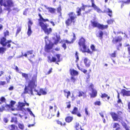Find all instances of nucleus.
I'll return each mask as SVG.
<instances>
[{"label": "nucleus", "instance_id": "cd10ccee", "mask_svg": "<svg viewBox=\"0 0 130 130\" xmlns=\"http://www.w3.org/2000/svg\"><path fill=\"white\" fill-rule=\"evenodd\" d=\"M9 130H15L16 128L18 129L17 127L13 124L10 125L8 127Z\"/></svg>", "mask_w": 130, "mask_h": 130}, {"label": "nucleus", "instance_id": "5fc2aeb1", "mask_svg": "<svg viewBox=\"0 0 130 130\" xmlns=\"http://www.w3.org/2000/svg\"><path fill=\"white\" fill-rule=\"evenodd\" d=\"M99 37L101 39H102V36L103 34V32L102 31H100L99 33Z\"/></svg>", "mask_w": 130, "mask_h": 130}, {"label": "nucleus", "instance_id": "37998d69", "mask_svg": "<svg viewBox=\"0 0 130 130\" xmlns=\"http://www.w3.org/2000/svg\"><path fill=\"white\" fill-rule=\"evenodd\" d=\"M108 11H107V12L108 13V15L110 17H111L112 16V11L110 9L108 8L107 9Z\"/></svg>", "mask_w": 130, "mask_h": 130}, {"label": "nucleus", "instance_id": "412c9836", "mask_svg": "<svg viewBox=\"0 0 130 130\" xmlns=\"http://www.w3.org/2000/svg\"><path fill=\"white\" fill-rule=\"evenodd\" d=\"M85 39L83 37H81L79 40L78 44L79 45L81 46L82 45L85 44Z\"/></svg>", "mask_w": 130, "mask_h": 130}, {"label": "nucleus", "instance_id": "473e14b6", "mask_svg": "<svg viewBox=\"0 0 130 130\" xmlns=\"http://www.w3.org/2000/svg\"><path fill=\"white\" fill-rule=\"evenodd\" d=\"M75 127L76 129V130H79L81 129V126L78 123L76 122L75 124Z\"/></svg>", "mask_w": 130, "mask_h": 130}, {"label": "nucleus", "instance_id": "ea45409f", "mask_svg": "<svg viewBox=\"0 0 130 130\" xmlns=\"http://www.w3.org/2000/svg\"><path fill=\"white\" fill-rule=\"evenodd\" d=\"M43 116L45 117V118L51 119L53 116L52 114H43Z\"/></svg>", "mask_w": 130, "mask_h": 130}, {"label": "nucleus", "instance_id": "e433bc0d", "mask_svg": "<svg viewBox=\"0 0 130 130\" xmlns=\"http://www.w3.org/2000/svg\"><path fill=\"white\" fill-rule=\"evenodd\" d=\"M101 97L102 98L107 97L108 100L110 98V97L109 96H108L107 94H106L105 93H104L103 94H102V95L101 96Z\"/></svg>", "mask_w": 130, "mask_h": 130}, {"label": "nucleus", "instance_id": "de8ad7c7", "mask_svg": "<svg viewBox=\"0 0 130 130\" xmlns=\"http://www.w3.org/2000/svg\"><path fill=\"white\" fill-rule=\"evenodd\" d=\"M80 50L82 51V52L83 53L87 52L88 53L90 54H91L92 53V52L89 49H88L87 50V49L86 50H82V49L81 48L80 49Z\"/></svg>", "mask_w": 130, "mask_h": 130}, {"label": "nucleus", "instance_id": "aec40b11", "mask_svg": "<svg viewBox=\"0 0 130 130\" xmlns=\"http://www.w3.org/2000/svg\"><path fill=\"white\" fill-rule=\"evenodd\" d=\"M69 71L70 74L72 75L76 76L78 75V72L73 69H70Z\"/></svg>", "mask_w": 130, "mask_h": 130}, {"label": "nucleus", "instance_id": "0eeeda50", "mask_svg": "<svg viewBox=\"0 0 130 130\" xmlns=\"http://www.w3.org/2000/svg\"><path fill=\"white\" fill-rule=\"evenodd\" d=\"M92 26L94 27H97L99 29L103 30L107 29L108 27L107 25H104L99 23L97 21H91Z\"/></svg>", "mask_w": 130, "mask_h": 130}, {"label": "nucleus", "instance_id": "4be33fe9", "mask_svg": "<svg viewBox=\"0 0 130 130\" xmlns=\"http://www.w3.org/2000/svg\"><path fill=\"white\" fill-rule=\"evenodd\" d=\"M97 92L95 89H93L92 90L91 93L90 94L91 98H94L96 96Z\"/></svg>", "mask_w": 130, "mask_h": 130}, {"label": "nucleus", "instance_id": "c03bdc74", "mask_svg": "<svg viewBox=\"0 0 130 130\" xmlns=\"http://www.w3.org/2000/svg\"><path fill=\"white\" fill-rule=\"evenodd\" d=\"M112 127L113 128H118L120 127V126L119 124L117 123H113V124Z\"/></svg>", "mask_w": 130, "mask_h": 130}, {"label": "nucleus", "instance_id": "4468645a", "mask_svg": "<svg viewBox=\"0 0 130 130\" xmlns=\"http://www.w3.org/2000/svg\"><path fill=\"white\" fill-rule=\"evenodd\" d=\"M0 101L1 102H0V104H1L2 103L5 102L6 101V99L4 97L2 96L0 98ZM5 110H6L5 106H2L0 108V112H2Z\"/></svg>", "mask_w": 130, "mask_h": 130}, {"label": "nucleus", "instance_id": "69168bd1", "mask_svg": "<svg viewBox=\"0 0 130 130\" xmlns=\"http://www.w3.org/2000/svg\"><path fill=\"white\" fill-rule=\"evenodd\" d=\"M94 87V85L93 84H92V83H91L90 85L89 86V88H91L92 90L93 89H94L93 88Z\"/></svg>", "mask_w": 130, "mask_h": 130}, {"label": "nucleus", "instance_id": "a878e982", "mask_svg": "<svg viewBox=\"0 0 130 130\" xmlns=\"http://www.w3.org/2000/svg\"><path fill=\"white\" fill-rule=\"evenodd\" d=\"M71 113L72 114H80V113L79 112L78 108L76 107H74V108Z\"/></svg>", "mask_w": 130, "mask_h": 130}, {"label": "nucleus", "instance_id": "338daca9", "mask_svg": "<svg viewBox=\"0 0 130 130\" xmlns=\"http://www.w3.org/2000/svg\"><path fill=\"white\" fill-rule=\"evenodd\" d=\"M82 46L83 47V48L84 50H87V47L85 44L82 45Z\"/></svg>", "mask_w": 130, "mask_h": 130}, {"label": "nucleus", "instance_id": "79ce46f5", "mask_svg": "<svg viewBox=\"0 0 130 130\" xmlns=\"http://www.w3.org/2000/svg\"><path fill=\"white\" fill-rule=\"evenodd\" d=\"M15 116H16V115L17 114H14ZM17 122V119L16 117L15 116L12 117V119L11 121V122H14V123H16Z\"/></svg>", "mask_w": 130, "mask_h": 130}, {"label": "nucleus", "instance_id": "6ab92c4d", "mask_svg": "<svg viewBox=\"0 0 130 130\" xmlns=\"http://www.w3.org/2000/svg\"><path fill=\"white\" fill-rule=\"evenodd\" d=\"M34 91L37 92V94L39 95H40L41 94L44 95L46 94V92L42 89H40L39 92H38V91L36 89L34 90Z\"/></svg>", "mask_w": 130, "mask_h": 130}, {"label": "nucleus", "instance_id": "5701e85b", "mask_svg": "<svg viewBox=\"0 0 130 130\" xmlns=\"http://www.w3.org/2000/svg\"><path fill=\"white\" fill-rule=\"evenodd\" d=\"M48 61L49 62L51 63L52 62H55L56 61V58L54 57H52V59L50 56L47 57Z\"/></svg>", "mask_w": 130, "mask_h": 130}, {"label": "nucleus", "instance_id": "e2e57ef3", "mask_svg": "<svg viewBox=\"0 0 130 130\" xmlns=\"http://www.w3.org/2000/svg\"><path fill=\"white\" fill-rule=\"evenodd\" d=\"M6 84V82L5 81H0V86H4Z\"/></svg>", "mask_w": 130, "mask_h": 130}, {"label": "nucleus", "instance_id": "39448f33", "mask_svg": "<svg viewBox=\"0 0 130 130\" xmlns=\"http://www.w3.org/2000/svg\"><path fill=\"white\" fill-rule=\"evenodd\" d=\"M37 85V76L34 75L32 79L28 82V87L32 89L36 88Z\"/></svg>", "mask_w": 130, "mask_h": 130}, {"label": "nucleus", "instance_id": "72a5a7b5", "mask_svg": "<svg viewBox=\"0 0 130 130\" xmlns=\"http://www.w3.org/2000/svg\"><path fill=\"white\" fill-rule=\"evenodd\" d=\"M21 74L22 77H24L26 80H27L28 79V74L22 73Z\"/></svg>", "mask_w": 130, "mask_h": 130}, {"label": "nucleus", "instance_id": "9d476101", "mask_svg": "<svg viewBox=\"0 0 130 130\" xmlns=\"http://www.w3.org/2000/svg\"><path fill=\"white\" fill-rule=\"evenodd\" d=\"M91 2L92 4L91 7L94 8L95 10H96L99 13L103 12L95 4L94 0H91Z\"/></svg>", "mask_w": 130, "mask_h": 130}, {"label": "nucleus", "instance_id": "c85d7f7f", "mask_svg": "<svg viewBox=\"0 0 130 130\" xmlns=\"http://www.w3.org/2000/svg\"><path fill=\"white\" fill-rule=\"evenodd\" d=\"M6 50V47H0V54H3Z\"/></svg>", "mask_w": 130, "mask_h": 130}, {"label": "nucleus", "instance_id": "423d86ee", "mask_svg": "<svg viewBox=\"0 0 130 130\" xmlns=\"http://www.w3.org/2000/svg\"><path fill=\"white\" fill-rule=\"evenodd\" d=\"M11 42L14 43L13 42H12L11 40H7L6 39L5 37H2L0 39V43L3 46H6L8 48H10L11 46L10 43Z\"/></svg>", "mask_w": 130, "mask_h": 130}, {"label": "nucleus", "instance_id": "58836bf2", "mask_svg": "<svg viewBox=\"0 0 130 130\" xmlns=\"http://www.w3.org/2000/svg\"><path fill=\"white\" fill-rule=\"evenodd\" d=\"M86 81L87 82H89L90 80V75L89 72L86 74Z\"/></svg>", "mask_w": 130, "mask_h": 130}, {"label": "nucleus", "instance_id": "603ef678", "mask_svg": "<svg viewBox=\"0 0 130 130\" xmlns=\"http://www.w3.org/2000/svg\"><path fill=\"white\" fill-rule=\"evenodd\" d=\"M75 56L76 59V60L75 61L76 62H77L78 61L79 59L78 56V53L77 52H75Z\"/></svg>", "mask_w": 130, "mask_h": 130}, {"label": "nucleus", "instance_id": "774afa93", "mask_svg": "<svg viewBox=\"0 0 130 130\" xmlns=\"http://www.w3.org/2000/svg\"><path fill=\"white\" fill-rule=\"evenodd\" d=\"M45 41L46 43L48 41V36H46L45 38Z\"/></svg>", "mask_w": 130, "mask_h": 130}, {"label": "nucleus", "instance_id": "3c124183", "mask_svg": "<svg viewBox=\"0 0 130 130\" xmlns=\"http://www.w3.org/2000/svg\"><path fill=\"white\" fill-rule=\"evenodd\" d=\"M57 124H60L61 126H64L66 125V123L65 122L62 123L61 122L57 120Z\"/></svg>", "mask_w": 130, "mask_h": 130}, {"label": "nucleus", "instance_id": "2f4dec72", "mask_svg": "<svg viewBox=\"0 0 130 130\" xmlns=\"http://www.w3.org/2000/svg\"><path fill=\"white\" fill-rule=\"evenodd\" d=\"M73 119V118L71 117H68L66 118V121L67 122L69 123L71 122Z\"/></svg>", "mask_w": 130, "mask_h": 130}, {"label": "nucleus", "instance_id": "864d4df0", "mask_svg": "<svg viewBox=\"0 0 130 130\" xmlns=\"http://www.w3.org/2000/svg\"><path fill=\"white\" fill-rule=\"evenodd\" d=\"M71 102L69 101L68 102L66 103L67 104V108H70L71 107V105L70 104Z\"/></svg>", "mask_w": 130, "mask_h": 130}, {"label": "nucleus", "instance_id": "b1692460", "mask_svg": "<svg viewBox=\"0 0 130 130\" xmlns=\"http://www.w3.org/2000/svg\"><path fill=\"white\" fill-rule=\"evenodd\" d=\"M18 127L21 130L18 129V130H27V129H24V126L23 124L21 123H19L18 124Z\"/></svg>", "mask_w": 130, "mask_h": 130}, {"label": "nucleus", "instance_id": "f3484780", "mask_svg": "<svg viewBox=\"0 0 130 130\" xmlns=\"http://www.w3.org/2000/svg\"><path fill=\"white\" fill-rule=\"evenodd\" d=\"M121 93L122 94L123 96H130V91H126L125 89H122L121 91Z\"/></svg>", "mask_w": 130, "mask_h": 130}, {"label": "nucleus", "instance_id": "a18cd8bd", "mask_svg": "<svg viewBox=\"0 0 130 130\" xmlns=\"http://www.w3.org/2000/svg\"><path fill=\"white\" fill-rule=\"evenodd\" d=\"M60 37L57 36L56 39L55 40L54 44H57L60 41Z\"/></svg>", "mask_w": 130, "mask_h": 130}, {"label": "nucleus", "instance_id": "1a4fd4ad", "mask_svg": "<svg viewBox=\"0 0 130 130\" xmlns=\"http://www.w3.org/2000/svg\"><path fill=\"white\" fill-rule=\"evenodd\" d=\"M28 29L27 34L28 36H29L32 33L31 26L32 25L33 23L32 21L30 19L28 18Z\"/></svg>", "mask_w": 130, "mask_h": 130}, {"label": "nucleus", "instance_id": "0e129e2a", "mask_svg": "<svg viewBox=\"0 0 130 130\" xmlns=\"http://www.w3.org/2000/svg\"><path fill=\"white\" fill-rule=\"evenodd\" d=\"M61 8L60 6L58 7L57 9V10L58 12L61 13Z\"/></svg>", "mask_w": 130, "mask_h": 130}, {"label": "nucleus", "instance_id": "13d9d810", "mask_svg": "<svg viewBox=\"0 0 130 130\" xmlns=\"http://www.w3.org/2000/svg\"><path fill=\"white\" fill-rule=\"evenodd\" d=\"M71 82L74 83L76 80V79L73 76H72L71 78Z\"/></svg>", "mask_w": 130, "mask_h": 130}, {"label": "nucleus", "instance_id": "4d7b16f0", "mask_svg": "<svg viewBox=\"0 0 130 130\" xmlns=\"http://www.w3.org/2000/svg\"><path fill=\"white\" fill-rule=\"evenodd\" d=\"M90 48L93 51H95L96 50L95 48V47L92 44L90 46Z\"/></svg>", "mask_w": 130, "mask_h": 130}, {"label": "nucleus", "instance_id": "f8f14e48", "mask_svg": "<svg viewBox=\"0 0 130 130\" xmlns=\"http://www.w3.org/2000/svg\"><path fill=\"white\" fill-rule=\"evenodd\" d=\"M29 87L28 86H25L24 89V91L23 93L24 94H30L31 95H33L32 89L31 88L29 89Z\"/></svg>", "mask_w": 130, "mask_h": 130}, {"label": "nucleus", "instance_id": "6e6d98bb", "mask_svg": "<svg viewBox=\"0 0 130 130\" xmlns=\"http://www.w3.org/2000/svg\"><path fill=\"white\" fill-rule=\"evenodd\" d=\"M114 21V20L112 19H110L107 21V22L108 24H112Z\"/></svg>", "mask_w": 130, "mask_h": 130}, {"label": "nucleus", "instance_id": "49530a36", "mask_svg": "<svg viewBox=\"0 0 130 130\" xmlns=\"http://www.w3.org/2000/svg\"><path fill=\"white\" fill-rule=\"evenodd\" d=\"M94 104L95 106H100L101 105V103L100 101H96L94 102Z\"/></svg>", "mask_w": 130, "mask_h": 130}, {"label": "nucleus", "instance_id": "09e8293b", "mask_svg": "<svg viewBox=\"0 0 130 130\" xmlns=\"http://www.w3.org/2000/svg\"><path fill=\"white\" fill-rule=\"evenodd\" d=\"M21 27H19L18 28L16 32V35H17L21 31Z\"/></svg>", "mask_w": 130, "mask_h": 130}, {"label": "nucleus", "instance_id": "9b49d317", "mask_svg": "<svg viewBox=\"0 0 130 130\" xmlns=\"http://www.w3.org/2000/svg\"><path fill=\"white\" fill-rule=\"evenodd\" d=\"M10 104H6L5 106L6 108V111H8L11 108L13 107V105L15 104L16 102L14 101L11 100L10 101Z\"/></svg>", "mask_w": 130, "mask_h": 130}, {"label": "nucleus", "instance_id": "c756f323", "mask_svg": "<svg viewBox=\"0 0 130 130\" xmlns=\"http://www.w3.org/2000/svg\"><path fill=\"white\" fill-rule=\"evenodd\" d=\"M3 34L4 35V37H5V38H6V37L8 36L9 35V32L8 30H7L6 31H4L3 32Z\"/></svg>", "mask_w": 130, "mask_h": 130}, {"label": "nucleus", "instance_id": "8fccbe9b", "mask_svg": "<svg viewBox=\"0 0 130 130\" xmlns=\"http://www.w3.org/2000/svg\"><path fill=\"white\" fill-rule=\"evenodd\" d=\"M64 42L67 44H71V43H73L74 42L72 40H71V41H69L67 40H64Z\"/></svg>", "mask_w": 130, "mask_h": 130}, {"label": "nucleus", "instance_id": "7c9ffc66", "mask_svg": "<svg viewBox=\"0 0 130 130\" xmlns=\"http://www.w3.org/2000/svg\"><path fill=\"white\" fill-rule=\"evenodd\" d=\"M47 9L48 10V11L52 13H55V9L52 8L48 7Z\"/></svg>", "mask_w": 130, "mask_h": 130}, {"label": "nucleus", "instance_id": "f704fd0d", "mask_svg": "<svg viewBox=\"0 0 130 130\" xmlns=\"http://www.w3.org/2000/svg\"><path fill=\"white\" fill-rule=\"evenodd\" d=\"M77 9L78 10L76 11V12L77 13V15L78 16H80L81 15V8L78 7Z\"/></svg>", "mask_w": 130, "mask_h": 130}, {"label": "nucleus", "instance_id": "393cba45", "mask_svg": "<svg viewBox=\"0 0 130 130\" xmlns=\"http://www.w3.org/2000/svg\"><path fill=\"white\" fill-rule=\"evenodd\" d=\"M79 97H81L83 96L84 98H86V93L82 91H80L78 93Z\"/></svg>", "mask_w": 130, "mask_h": 130}, {"label": "nucleus", "instance_id": "f257e3e1", "mask_svg": "<svg viewBox=\"0 0 130 130\" xmlns=\"http://www.w3.org/2000/svg\"><path fill=\"white\" fill-rule=\"evenodd\" d=\"M39 18L38 19V24L41 27V29L47 35L50 34L52 32V29L51 28H47L48 25L47 24L44 23L46 22H49V21L48 19H44L40 13L38 14Z\"/></svg>", "mask_w": 130, "mask_h": 130}, {"label": "nucleus", "instance_id": "bb28decb", "mask_svg": "<svg viewBox=\"0 0 130 130\" xmlns=\"http://www.w3.org/2000/svg\"><path fill=\"white\" fill-rule=\"evenodd\" d=\"M67 90L65 89L63 90V92L65 96L66 95V94H67L66 95V98L67 99H68L69 96L70 95L71 93L69 91H67Z\"/></svg>", "mask_w": 130, "mask_h": 130}, {"label": "nucleus", "instance_id": "a211bd4d", "mask_svg": "<svg viewBox=\"0 0 130 130\" xmlns=\"http://www.w3.org/2000/svg\"><path fill=\"white\" fill-rule=\"evenodd\" d=\"M84 62L86 67H89L90 66L91 62L90 60L88 59L87 58H84Z\"/></svg>", "mask_w": 130, "mask_h": 130}, {"label": "nucleus", "instance_id": "2eb2a0df", "mask_svg": "<svg viewBox=\"0 0 130 130\" xmlns=\"http://www.w3.org/2000/svg\"><path fill=\"white\" fill-rule=\"evenodd\" d=\"M119 114H111V116L114 121H120L122 120V118Z\"/></svg>", "mask_w": 130, "mask_h": 130}, {"label": "nucleus", "instance_id": "bf43d9fd", "mask_svg": "<svg viewBox=\"0 0 130 130\" xmlns=\"http://www.w3.org/2000/svg\"><path fill=\"white\" fill-rule=\"evenodd\" d=\"M82 8H81V9H82V10L83 11H85V8L87 7V6L86 5H84V4L83 3L82 4Z\"/></svg>", "mask_w": 130, "mask_h": 130}, {"label": "nucleus", "instance_id": "7ed1b4c3", "mask_svg": "<svg viewBox=\"0 0 130 130\" xmlns=\"http://www.w3.org/2000/svg\"><path fill=\"white\" fill-rule=\"evenodd\" d=\"M68 15L69 18H68L65 21V23L66 26H71L72 23L73 24H74L76 21V19L77 17L75 13L73 12H69Z\"/></svg>", "mask_w": 130, "mask_h": 130}, {"label": "nucleus", "instance_id": "20e7f679", "mask_svg": "<svg viewBox=\"0 0 130 130\" xmlns=\"http://www.w3.org/2000/svg\"><path fill=\"white\" fill-rule=\"evenodd\" d=\"M24 103L21 102H18V110L23 112H25L27 111L29 114H33L30 109L28 108H27L26 109L23 107L25 106V105L27 106H29V104L27 103L25 100H24Z\"/></svg>", "mask_w": 130, "mask_h": 130}, {"label": "nucleus", "instance_id": "ddd939ff", "mask_svg": "<svg viewBox=\"0 0 130 130\" xmlns=\"http://www.w3.org/2000/svg\"><path fill=\"white\" fill-rule=\"evenodd\" d=\"M54 45V44L52 43H49L48 44H46L45 47V50L47 52H48L50 50L52 49Z\"/></svg>", "mask_w": 130, "mask_h": 130}, {"label": "nucleus", "instance_id": "680f3d73", "mask_svg": "<svg viewBox=\"0 0 130 130\" xmlns=\"http://www.w3.org/2000/svg\"><path fill=\"white\" fill-rule=\"evenodd\" d=\"M12 10L14 11V12H18L19 10L17 8H13L12 9Z\"/></svg>", "mask_w": 130, "mask_h": 130}, {"label": "nucleus", "instance_id": "4c0bfd02", "mask_svg": "<svg viewBox=\"0 0 130 130\" xmlns=\"http://www.w3.org/2000/svg\"><path fill=\"white\" fill-rule=\"evenodd\" d=\"M56 56L57 57V59L56 63L59 64L58 62H60L61 61L60 59V55L58 54H56Z\"/></svg>", "mask_w": 130, "mask_h": 130}, {"label": "nucleus", "instance_id": "f03ea898", "mask_svg": "<svg viewBox=\"0 0 130 130\" xmlns=\"http://www.w3.org/2000/svg\"><path fill=\"white\" fill-rule=\"evenodd\" d=\"M0 5L4 7V10L8 11V13L12 11L11 8L15 6L12 0H0Z\"/></svg>", "mask_w": 130, "mask_h": 130}, {"label": "nucleus", "instance_id": "052dcab7", "mask_svg": "<svg viewBox=\"0 0 130 130\" xmlns=\"http://www.w3.org/2000/svg\"><path fill=\"white\" fill-rule=\"evenodd\" d=\"M11 79V76L10 75H9L8 76V78L7 77L6 78V80L7 81V82L8 83H10V80Z\"/></svg>", "mask_w": 130, "mask_h": 130}, {"label": "nucleus", "instance_id": "6e6552de", "mask_svg": "<svg viewBox=\"0 0 130 130\" xmlns=\"http://www.w3.org/2000/svg\"><path fill=\"white\" fill-rule=\"evenodd\" d=\"M33 51L32 50L28 51L26 53H25L23 56L27 57L29 61L31 63H33L32 59L34 58L35 55L33 54Z\"/></svg>", "mask_w": 130, "mask_h": 130}, {"label": "nucleus", "instance_id": "c9c22d12", "mask_svg": "<svg viewBox=\"0 0 130 130\" xmlns=\"http://www.w3.org/2000/svg\"><path fill=\"white\" fill-rule=\"evenodd\" d=\"M77 67L78 69L83 72V73L85 74L87 72V70L85 69H83V68H80L78 64L77 65Z\"/></svg>", "mask_w": 130, "mask_h": 130}, {"label": "nucleus", "instance_id": "dca6fc26", "mask_svg": "<svg viewBox=\"0 0 130 130\" xmlns=\"http://www.w3.org/2000/svg\"><path fill=\"white\" fill-rule=\"evenodd\" d=\"M122 39V37L120 36L117 37L115 38H113L112 40V42L114 44H115L118 42H120L121 41Z\"/></svg>", "mask_w": 130, "mask_h": 130}, {"label": "nucleus", "instance_id": "a19ab883", "mask_svg": "<svg viewBox=\"0 0 130 130\" xmlns=\"http://www.w3.org/2000/svg\"><path fill=\"white\" fill-rule=\"evenodd\" d=\"M117 52V51H114L113 53H112L110 55V58L115 57H116Z\"/></svg>", "mask_w": 130, "mask_h": 130}]
</instances>
